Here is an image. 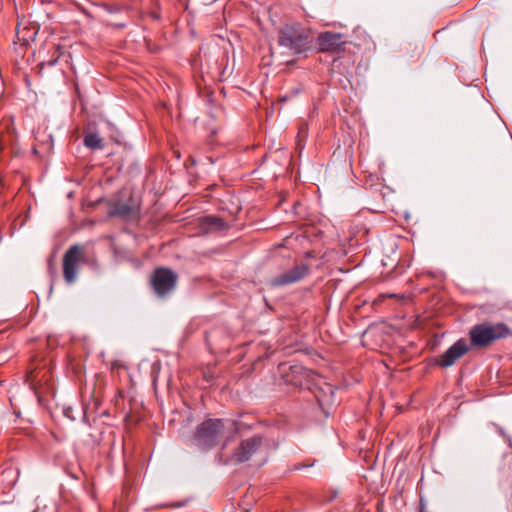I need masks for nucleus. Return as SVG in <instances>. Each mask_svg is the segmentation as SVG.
I'll return each mask as SVG.
<instances>
[{"instance_id":"f257e3e1","label":"nucleus","mask_w":512,"mask_h":512,"mask_svg":"<svg viewBox=\"0 0 512 512\" xmlns=\"http://www.w3.org/2000/svg\"><path fill=\"white\" fill-rule=\"evenodd\" d=\"M236 423L233 420L207 419L197 426L194 432V443L196 445H216L218 440L225 436L226 432H236Z\"/></svg>"},{"instance_id":"f03ea898","label":"nucleus","mask_w":512,"mask_h":512,"mask_svg":"<svg viewBox=\"0 0 512 512\" xmlns=\"http://www.w3.org/2000/svg\"><path fill=\"white\" fill-rule=\"evenodd\" d=\"M511 329L505 323L483 322L474 325L469 331L471 346L476 348H486L495 341L510 337Z\"/></svg>"},{"instance_id":"7ed1b4c3","label":"nucleus","mask_w":512,"mask_h":512,"mask_svg":"<svg viewBox=\"0 0 512 512\" xmlns=\"http://www.w3.org/2000/svg\"><path fill=\"white\" fill-rule=\"evenodd\" d=\"M278 42L294 53H302L310 48L312 36L309 30L298 23L286 24L279 31Z\"/></svg>"},{"instance_id":"20e7f679","label":"nucleus","mask_w":512,"mask_h":512,"mask_svg":"<svg viewBox=\"0 0 512 512\" xmlns=\"http://www.w3.org/2000/svg\"><path fill=\"white\" fill-rule=\"evenodd\" d=\"M92 261L87 247L82 244H74L70 246L63 255V277L67 284H72L77 278V269L82 264Z\"/></svg>"},{"instance_id":"39448f33","label":"nucleus","mask_w":512,"mask_h":512,"mask_svg":"<svg viewBox=\"0 0 512 512\" xmlns=\"http://www.w3.org/2000/svg\"><path fill=\"white\" fill-rule=\"evenodd\" d=\"M178 280L177 274L168 268H157L151 276V285L159 297H164L173 291Z\"/></svg>"},{"instance_id":"423d86ee","label":"nucleus","mask_w":512,"mask_h":512,"mask_svg":"<svg viewBox=\"0 0 512 512\" xmlns=\"http://www.w3.org/2000/svg\"><path fill=\"white\" fill-rule=\"evenodd\" d=\"M469 350V346L465 339H459L456 341L438 361L441 367L447 368L452 366L459 358L466 354Z\"/></svg>"},{"instance_id":"0eeeda50","label":"nucleus","mask_w":512,"mask_h":512,"mask_svg":"<svg viewBox=\"0 0 512 512\" xmlns=\"http://www.w3.org/2000/svg\"><path fill=\"white\" fill-rule=\"evenodd\" d=\"M344 44L345 41L339 33L325 32L318 36V45L323 52L339 51Z\"/></svg>"},{"instance_id":"6e6552de","label":"nucleus","mask_w":512,"mask_h":512,"mask_svg":"<svg viewBox=\"0 0 512 512\" xmlns=\"http://www.w3.org/2000/svg\"><path fill=\"white\" fill-rule=\"evenodd\" d=\"M139 214V204L134 199L128 202H118L114 204L110 215L118 216L124 219H136Z\"/></svg>"},{"instance_id":"1a4fd4ad","label":"nucleus","mask_w":512,"mask_h":512,"mask_svg":"<svg viewBox=\"0 0 512 512\" xmlns=\"http://www.w3.org/2000/svg\"><path fill=\"white\" fill-rule=\"evenodd\" d=\"M307 272L304 266H296L295 268L275 277L272 284L275 286L287 285L302 279Z\"/></svg>"},{"instance_id":"9d476101","label":"nucleus","mask_w":512,"mask_h":512,"mask_svg":"<svg viewBox=\"0 0 512 512\" xmlns=\"http://www.w3.org/2000/svg\"><path fill=\"white\" fill-rule=\"evenodd\" d=\"M224 464L237 465L250 460L252 454L257 450H223Z\"/></svg>"},{"instance_id":"9b49d317","label":"nucleus","mask_w":512,"mask_h":512,"mask_svg":"<svg viewBox=\"0 0 512 512\" xmlns=\"http://www.w3.org/2000/svg\"><path fill=\"white\" fill-rule=\"evenodd\" d=\"M203 225L209 230H224L227 228L226 223L219 217L207 216L203 218Z\"/></svg>"},{"instance_id":"f8f14e48","label":"nucleus","mask_w":512,"mask_h":512,"mask_svg":"<svg viewBox=\"0 0 512 512\" xmlns=\"http://www.w3.org/2000/svg\"><path fill=\"white\" fill-rule=\"evenodd\" d=\"M84 145L90 149L103 148V141L96 133H88L84 137Z\"/></svg>"},{"instance_id":"ddd939ff","label":"nucleus","mask_w":512,"mask_h":512,"mask_svg":"<svg viewBox=\"0 0 512 512\" xmlns=\"http://www.w3.org/2000/svg\"><path fill=\"white\" fill-rule=\"evenodd\" d=\"M245 445L246 447L245 448H250V449H253V448H258L260 446H267L268 443L266 442V440L261 437V436H254V437H251L249 439H247L245 441Z\"/></svg>"},{"instance_id":"4468645a","label":"nucleus","mask_w":512,"mask_h":512,"mask_svg":"<svg viewBox=\"0 0 512 512\" xmlns=\"http://www.w3.org/2000/svg\"><path fill=\"white\" fill-rule=\"evenodd\" d=\"M57 59H58V57H56V58H55V59H53V60L48 61V62H47V65H49V66L54 65V64L57 62Z\"/></svg>"},{"instance_id":"2eb2a0df","label":"nucleus","mask_w":512,"mask_h":512,"mask_svg":"<svg viewBox=\"0 0 512 512\" xmlns=\"http://www.w3.org/2000/svg\"><path fill=\"white\" fill-rule=\"evenodd\" d=\"M327 388L329 389V391H330L331 393H333V391H332V387H331L330 385H328V386H327Z\"/></svg>"}]
</instances>
